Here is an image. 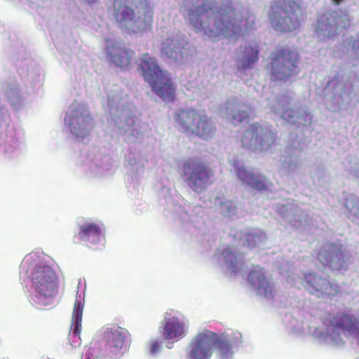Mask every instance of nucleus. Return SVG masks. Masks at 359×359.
Here are the masks:
<instances>
[{
	"label": "nucleus",
	"mask_w": 359,
	"mask_h": 359,
	"mask_svg": "<svg viewBox=\"0 0 359 359\" xmlns=\"http://www.w3.org/2000/svg\"><path fill=\"white\" fill-rule=\"evenodd\" d=\"M236 15L231 3L225 6L205 3L191 8L189 20L196 32L215 41L221 36L233 38L242 34Z\"/></svg>",
	"instance_id": "nucleus-1"
},
{
	"label": "nucleus",
	"mask_w": 359,
	"mask_h": 359,
	"mask_svg": "<svg viewBox=\"0 0 359 359\" xmlns=\"http://www.w3.org/2000/svg\"><path fill=\"white\" fill-rule=\"evenodd\" d=\"M305 16L301 0H283L271 5L269 18L275 30L291 32L300 27Z\"/></svg>",
	"instance_id": "nucleus-2"
},
{
	"label": "nucleus",
	"mask_w": 359,
	"mask_h": 359,
	"mask_svg": "<svg viewBox=\"0 0 359 359\" xmlns=\"http://www.w3.org/2000/svg\"><path fill=\"white\" fill-rule=\"evenodd\" d=\"M174 118L179 130L187 135L203 140L211 139L215 135V127L203 110L179 109L175 111Z\"/></svg>",
	"instance_id": "nucleus-3"
},
{
	"label": "nucleus",
	"mask_w": 359,
	"mask_h": 359,
	"mask_svg": "<svg viewBox=\"0 0 359 359\" xmlns=\"http://www.w3.org/2000/svg\"><path fill=\"white\" fill-rule=\"evenodd\" d=\"M135 0H114L113 14L121 27L128 32H137L151 29L153 23V11L147 7V2L142 8V15H136L133 5Z\"/></svg>",
	"instance_id": "nucleus-4"
},
{
	"label": "nucleus",
	"mask_w": 359,
	"mask_h": 359,
	"mask_svg": "<svg viewBox=\"0 0 359 359\" xmlns=\"http://www.w3.org/2000/svg\"><path fill=\"white\" fill-rule=\"evenodd\" d=\"M140 66L142 76L151 85L153 90L163 100L173 101L175 97V88L167 72L159 68L154 57L149 54H144Z\"/></svg>",
	"instance_id": "nucleus-5"
},
{
	"label": "nucleus",
	"mask_w": 359,
	"mask_h": 359,
	"mask_svg": "<svg viewBox=\"0 0 359 359\" xmlns=\"http://www.w3.org/2000/svg\"><path fill=\"white\" fill-rule=\"evenodd\" d=\"M299 56L288 46H278L271 53L266 65L271 79L273 81H287L297 74Z\"/></svg>",
	"instance_id": "nucleus-6"
},
{
	"label": "nucleus",
	"mask_w": 359,
	"mask_h": 359,
	"mask_svg": "<svg viewBox=\"0 0 359 359\" xmlns=\"http://www.w3.org/2000/svg\"><path fill=\"white\" fill-rule=\"evenodd\" d=\"M213 170L209 163L198 158L187 159L182 165V177L190 189L201 193L213 183Z\"/></svg>",
	"instance_id": "nucleus-7"
},
{
	"label": "nucleus",
	"mask_w": 359,
	"mask_h": 359,
	"mask_svg": "<svg viewBox=\"0 0 359 359\" xmlns=\"http://www.w3.org/2000/svg\"><path fill=\"white\" fill-rule=\"evenodd\" d=\"M277 133L272 126L257 122L249 126L241 137L243 148L266 151L275 146Z\"/></svg>",
	"instance_id": "nucleus-8"
},
{
	"label": "nucleus",
	"mask_w": 359,
	"mask_h": 359,
	"mask_svg": "<svg viewBox=\"0 0 359 359\" xmlns=\"http://www.w3.org/2000/svg\"><path fill=\"white\" fill-rule=\"evenodd\" d=\"M129 332L116 325L103 327L99 333V340L104 351L110 355L120 356L128 351L130 339Z\"/></svg>",
	"instance_id": "nucleus-9"
},
{
	"label": "nucleus",
	"mask_w": 359,
	"mask_h": 359,
	"mask_svg": "<svg viewBox=\"0 0 359 359\" xmlns=\"http://www.w3.org/2000/svg\"><path fill=\"white\" fill-rule=\"evenodd\" d=\"M31 279L39 300L52 298L57 294V276L50 266L36 265L31 275Z\"/></svg>",
	"instance_id": "nucleus-10"
},
{
	"label": "nucleus",
	"mask_w": 359,
	"mask_h": 359,
	"mask_svg": "<svg viewBox=\"0 0 359 359\" xmlns=\"http://www.w3.org/2000/svg\"><path fill=\"white\" fill-rule=\"evenodd\" d=\"M302 285L311 294L318 298L335 296L339 291L338 284L333 283L314 272L305 273Z\"/></svg>",
	"instance_id": "nucleus-11"
},
{
	"label": "nucleus",
	"mask_w": 359,
	"mask_h": 359,
	"mask_svg": "<svg viewBox=\"0 0 359 359\" xmlns=\"http://www.w3.org/2000/svg\"><path fill=\"white\" fill-rule=\"evenodd\" d=\"M213 332L204 330L198 332L188 346L189 359H211L213 355Z\"/></svg>",
	"instance_id": "nucleus-12"
},
{
	"label": "nucleus",
	"mask_w": 359,
	"mask_h": 359,
	"mask_svg": "<svg viewBox=\"0 0 359 359\" xmlns=\"http://www.w3.org/2000/svg\"><path fill=\"white\" fill-rule=\"evenodd\" d=\"M351 25L348 15L326 13L318 19L316 33L323 38H331Z\"/></svg>",
	"instance_id": "nucleus-13"
},
{
	"label": "nucleus",
	"mask_w": 359,
	"mask_h": 359,
	"mask_svg": "<svg viewBox=\"0 0 359 359\" xmlns=\"http://www.w3.org/2000/svg\"><path fill=\"white\" fill-rule=\"evenodd\" d=\"M317 259L323 265L329 267L332 271H340L344 268L346 264L342 250L335 244L323 246L319 250Z\"/></svg>",
	"instance_id": "nucleus-14"
},
{
	"label": "nucleus",
	"mask_w": 359,
	"mask_h": 359,
	"mask_svg": "<svg viewBox=\"0 0 359 359\" xmlns=\"http://www.w3.org/2000/svg\"><path fill=\"white\" fill-rule=\"evenodd\" d=\"M188 55V50L182 46L178 39L168 38L162 43L161 55L170 62H182Z\"/></svg>",
	"instance_id": "nucleus-15"
},
{
	"label": "nucleus",
	"mask_w": 359,
	"mask_h": 359,
	"mask_svg": "<svg viewBox=\"0 0 359 359\" xmlns=\"http://www.w3.org/2000/svg\"><path fill=\"white\" fill-rule=\"evenodd\" d=\"M103 237L102 226L95 222H86L79 226V232L74 237L75 243L81 242L97 245Z\"/></svg>",
	"instance_id": "nucleus-16"
},
{
	"label": "nucleus",
	"mask_w": 359,
	"mask_h": 359,
	"mask_svg": "<svg viewBox=\"0 0 359 359\" xmlns=\"http://www.w3.org/2000/svg\"><path fill=\"white\" fill-rule=\"evenodd\" d=\"M248 281L251 285L255 286L260 293H263L266 298L273 297V286L267 280L263 268L259 266L255 267L249 273Z\"/></svg>",
	"instance_id": "nucleus-17"
},
{
	"label": "nucleus",
	"mask_w": 359,
	"mask_h": 359,
	"mask_svg": "<svg viewBox=\"0 0 359 359\" xmlns=\"http://www.w3.org/2000/svg\"><path fill=\"white\" fill-rule=\"evenodd\" d=\"M237 176L248 186L259 191L268 189V179L263 175H257L245 168H238Z\"/></svg>",
	"instance_id": "nucleus-18"
},
{
	"label": "nucleus",
	"mask_w": 359,
	"mask_h": 359,
	"mask_svg": "<svg viewBox=\"0 0 359 359\" xmlns=\"http://www.w3.org/2000/svg\"><path fill=\"white\" fill-rule=\"evenodd\" d=\"M107 52L111 62L120 67H128L133 55V51L117 45L109 46Z\"/></svg>",
	"instance_id": "nucleus-19"
},
{
	"label": "nucleus",
	"mask_w": 359,
	"mask_h": 359,
	"mask_svg": "<svg viewBox=\"0 0 359 359\" xmlns=\"http://www.w3.org/2000/svg\"><path fill=\"white\" fill-rule=\"evenodd\" d=\"M282 118L288 123L298 126H309L312 122V116L303 109L287 108L282 114Z\"/></svg>",
	"instance_id": "nucleus-20"
},
{
	"label": "nucleus",
	"mask_w": 359,
	"mask_h": 359,
	"mask_svg": "<svg viewBox=\"0 0 359 359\" xmlns=\"http://www.w3.org/2000/svg\"><path fill=\"white\" fill-rule=\"evenodd\" d=\"M185 332L184 325L176 317L165 319V325L163 335L165 339H172L182 337Z\"/></svg>",
	"instance_id": "nucleus-21"
},
{
	"label": "nucleus",
	"mask_w": 359,
	"mask_h": 359,
	"mask_svg": "<svg viewBox=\"0 0 359 359\" xmlns=\"http://www.w3.org/2000/svg\"><path fill=\"white\" fill-rule=\"evenodd\" d=\"M259 46L257 44L245 47L242 59V69H251L258 62Z\"/></svg>",
	"instance_id": "nucleus-22"
},
{
	"label": "nucleus",
	"mask_w": 359,
	"mask_h": 359,
	"mask_svg": "<svg viewBox=\"0 0 359 359\" xmlns=\"http://www.w3.org/2000/svg\"><path fill=\"white\" fill-rule=\"evenodd\" d=\"M83 306L80 300H76L72 313V323L74 324L73 334L79 335L81 331V321Z\"/></svg>",
	"instance_id": "nucleus-23"
},
{
	"label": "nucleus",
	"mask_w": 359,
	"mask_h": 359,
	"mask_svg": "<svg viewBox=\"0 0 359 359\" xmlns=\"http://www.w3.org/2000/svg\"><path fill=\"white\" fill-rule=\"evenodd\" d=\"M213 352L217 349L222 356H226L231 353V344L229 339L219 337L217 333L213 332Z\"/></svg>",
	"instance_id": "nucleus-24"
},
{
	"label": "nucleus",
	"mask_w": 359,
	"mask_h": 359,
	"mask_svg": "<svg viewBox=\"0 0 359 359\" xmlns=\"http://www.w3.org/2000/svg\"><path fill=\"white\" fill-rule=\"evenodd\" d=\"M265 239V235L262 231L249 232L245 235L246 245L249 248H254Z\"/></svg>",
	"instance_id": "nucleus-25"
},
{
	"label": "nucleus",
	"mask_w": 359,
	"mask_h": 359,
	"mask_svg": "<svg viewBox=\"0 0 359 359\" xmlns=\"http://www.w3.org/2000/svg\"><path fill=\"white\" fill-rule=\"evenodd\" d=\"M221 211L226 217H231L236 212L237 207L232 201H225L220 203Z\"/></svg>",
	"instance_id": "nucleus-26"
},
{
	"label": "nucleus",
	"mask_w": 359,
	"mask_h": 359,
	"mask_svg": "<svg viewBox=\"0 0 359 359\" xmlns=\"http://www.w3.org/2000/svg\"><path fill=\"white\" fill-rule=\"evenodd\" d=\"M250 116V113L248 110L246 109H238L236 112L233 114L231 118V123L236 126L245 120L248 119Z\"/></svg>",
	"instance_id": "nucleus-27"
},
{
	"label": "nucleus",
	"mask_w": 359,
	"mask_h": 359,
	"mask_svg": "<svg viewBox=\"0 0 359 359\" xmlns=\"http://www.w3.org/2000/svg\"><path fill=\"white\" fill-rule=\"evenodd\" d=\"M351 46L354 53L359 56V33L356 38L351 41Z\"/></svg>",
	"instance_id": "nucleus-28"
},
{
	"label": "nucleus",
	"mask_w": 359,
	"mask_h": 359,
	"mask_svg": "<svg viewBox=\"0 0 359 359\" xmlns=\"http://www.w3.org/2000/svg\"><path fill=\"white\" fill-rule=\"evenodd\" d=\"M160 349V344L158 341H153L151 344V352L156 353Z\"/></svg>",
	"instance_id": "nucleus-29"
},
{
	"label": "nucleus",
	"mask_w": 359,
	"mask_h": 359,
	"mask_svg": "<svg viewBox=\"0 0 359 359\" xmlns=\"http://www.w3.org/2000/svg\"><path fill=\"white\" fill-rule=\"evenodd\" d=\"M333 2L336 4V5H339L341 1L342 0H332Z\"/></svg>",
	"instance_id": "nucleus-30"
},
{
	"label": "nucleus",
	"mask_w": 359,
	"mask_h": 359,
	"mask_svg": "<svg viewBox=\"0 0 359 359\" xmlns=\"http://www.w3.org/2000/svg\"><path fill=\"white\" fill-rule=\"evenodd\" d=\"M223 255L226 258L227 255H228V250H226L223 251Z\"/></svg>",
	"instance_id": "nucleus-31"
},
{
	"label": "nucleus",
	"mask_w": 359,
	"mask_h": 359,
	"mask_svg": "<svg viewBox=\"0 0 359 359\" xmlns=\"http://www.w3.org/2000/svg\"><path fill=\"white\" fill-rule=\"evenodd\" d=\"M87 2L90 4H92L95 2L96 0H86Z\"/></svg>",
	"instance_id": "nucleus-32"
}]
</instances>
